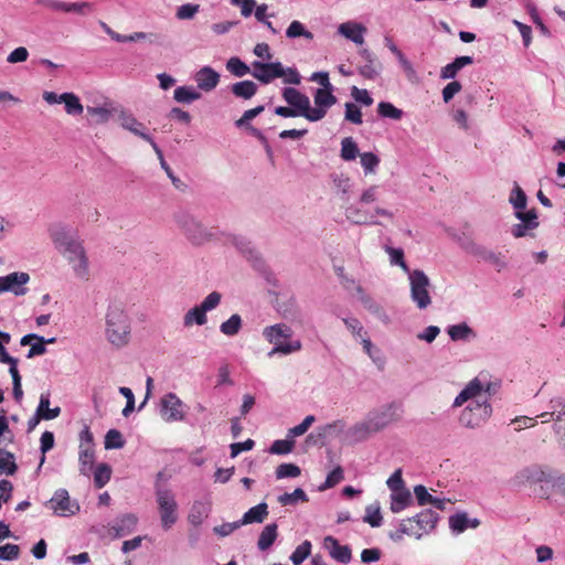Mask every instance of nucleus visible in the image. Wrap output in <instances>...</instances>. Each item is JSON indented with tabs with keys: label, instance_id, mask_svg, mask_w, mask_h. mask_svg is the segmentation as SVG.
I'll return each instance as SVG.
<instances>
[{
	"label": "nucleus",
	"instance_id": "nucleus-1",
	"mask_svg": "<svg viewBox=\"0 0 565 565\" xmlns=\"http://www.w3.org/2000/svg\"><path fill=\"white\" fill-rule=\"evenodd\" d=\"M49 237L55 250L67 263L75 279L86 282L90 279V263L84 241L71 226L62 223L51 224Z\"/></svg>",
	"mask_w": 565,
	"mask_h": 565
},
{
	"label": "nucleus",
	"instance_id": "nucleus-2",
	"mask_svg": "<svg viewBox=\"0 0 565 565\" xmlns=\"http://www.w3.org/2000/svg\"><path fill=\"white\" fill-rule=\"evenodd\" d=\"M489 384H483L479 377L469 381L461 392L455 397L452 407H461L470 402L459 415V424L466 428L475 429L486 424L492 415V406L483 393L489 392Z\"/></svg>",
	"mask_w": 565,
	"mask_h": 565
},
{
	"label": "nucleus",
	"instance_id": "nucleus-3",
	"mask_svg": "<svg viewBox=\"0 0 565 565\" xmlns=\"http://www.w3.org/2000/svg\"><path fill=\"white\" fill-rule=\"evenodd\" d=\"M132 321L122 303H110L105 313L104 337L116 350L125 349L131 341Z\"/></svg>",
	"mask_w": 565,
	"mask_h": 565
},
{
	"label": "nucleus",
	"instance_id": "nucleus-4",
	"mask_svg": "<svg viewBox=\"0 0 565 565\" xmlns=\"http://www.w3.org/2000/svg\"><path fill=\"white\" fill-rule=\"evenodd\" d=\"M262 334L268 343L273 344V349L268 352L269 358L276 354L289 355L302 348L300 340H292L291 327L282 322L265 327Z\"/></svg>",
	"mask_w": 565,
	"mask_h": 565
},
{
	"label": "nucleus",
	"instance_id": "nucleus-5",
	"mask_svg": "<svg viewBox=\"0 0 565 565\" xmlns=\"http://www.w3.org/2000/svg\"><path fill=\"white\" fill-rule=\"evenodd\" d=\"M173 220L182 233L193 244H204L214 236L212 230L205 226L196 216L186 211H179L174 213Z\"/></svg>",
	"mask_w": 565,
	"mask_h": 565
},
{
	"label": "nucleus",
	"instance_id": "nucleus-6",
	"mask_svg": "<svg viewBox=\"0 0 565 565\" xmlns=\"http://www.w3.org/2000/svg\"><path fill=\"white\" fill-rule=\"evenodd\" d=\"M409 297L419 310H425L433 303L430 296V279L422 269H414L408 273Z\"/></svg>",
	"mask_w": 565,
	"mask_h": 565
},
{
	"label": "nucleus",
	"instance_id": "nucleus-7",
	"mask_svg": "<svg viewBox=\"0 0 565 565\" xmlns=\"http://www.w3.org/2000/svg\"><path fill=\"white\" fill-rule=\"evenodd\" d=\"M386 486L391 491L390 510L393 513H399L412 505L413 497L402 477V470H395L386 481Z\"/></svg>",
	"mask_w": 565,
	"mask_h": 565
},
{
	"label": "nucleus",
	"instance_id": "nucleus-8",
	"mask_svg": "<svg viewBox=\"0 0 565 565\" xmlns=\"http://www.w3.org/2000/svg\"><path fill=\"white\" fill-rule=\"evenodd\" d=\"M437 521L438 514L427 509L413 518L403 520L401 522V531L419 540L423 535L434 531Z\"/></svg>",
	"mask_w": 565,
	"mask_h": 565
},
{
	"label": "nucleus",
	"instance_id": "nucleus-9",
	"mask_svg": "<svg viewBox=\"0 0 565 565\" xmlns=\"http://www.w3.org/2000/svg\"><path fill=\"white\" fill-rule=\"evenodd\" d=\"M161 526L170 530L178 521V503L174 493L169 489L159 488L156 491Z\"/></svg>",
	"mask_w": 565,
	"mask_h": 565
},
{
	"label": "nucleus",
	"instance_id": "nucleus-10",
	"mask_svg": "<svg viewBox=\"0 0 565 565\" xmlns=\"http://www.w3.org/2000/svg\"><path fill=\"white\" fill-rule=\"evenodd\" d=\"M402 414L403 409L401 405L396 403H387L370 411L366 417L380 433L390 425L401 420Z\"/></svg>",
	"mask_w": 565,
	"mask_h": 565
},
{
	"label": "nucleus",
	"instance_id": "nucleus-11",
	"mask_svg": "<svg viewBox=\"0 0 565 565\" xmlns=\"http://www.w3.org/2000/svg\"><path fill=\"white\" fill-rule=\"evenodd\" d=\"M514 217L519 221L510 228V233L514 238L534 237L540 222L535 209L522 210L514 212Z\"/></svg>",
	"mask_w": 565,
	"mask_h": 565
},
{
	"label": "nucleus",
	"instance_id": "nucleus-12",
	"mask_svg": "<svg viewBox=\"0 0 565 565\" xmlns=\"http://www.w3.org/2000/svg\"><path fill=\"white\" fill-rule=\"evenodd\" d=\"M551 472L540 466H530L519 470L510 482L514 488L532 487L536 483L546 487Z\"/></svg>",
	"mask_w": 565,
	"mask_h": 565
},
{
	"label": "nucleus",
	"instance_id": "nucleus-13",
	"mask_svg": "<svg viewBox=\"0 0 565 565\" xmlns=\"http://www.w3.org/2000/svg\"><path fill=\"white\" fill-rule=\"evenodd\" d=\"M161 418L167 423L181 422L185 418V405L174 393H167L160 398Z\"/></svg>",
	"mask_w": 565,
	"mask_h": 565
},
{
	"label": "nucleus",
	"instance_id": "nucleus-14",
	"mask_svg": "<svg viewBox=\"0 0 565 565\" xmlns=\"http://www.w3.org/2000/svg\"><path fill=\"white\" fill-rule=\"evenodd\" d=\"M118 119L121 128L149 142L156 154L162 158L161 149L158 147L153 138L147 132V128L141 121H139L132 114L125 111H121Z\"/></svg>",
	"mask_w": 565,
	"mask_h": 565
},
{
	"label": "nucleus",
	"instance_id": "nucleus-15",
	"mask_svg": "<svg viewBox=\"0 0 565 565\" xmlns=\"http://www.w3.org/2000/svg\"><path fill=\"white\" fill-rule=\"evenodd\" d=\"M46 505L58 516H72L79 511V504L71 500L67 490L58 489L46 502Z\"/></svg>",
	"mask_w": 565,
	"mask_h": 565
},
{
	"label": "nucleus",
	"instance_id": "nucleus-16",
	"mask_svg": "<svg viewBox=\"0 0 565 565\" xmlns=\"http://www.w3.org/2000/svg\"><path fill=\"white\" fill-rule=\"evenodd\" d=\"M284 100L298 114L311 121V102L310 98L294 87H285L281 92Z\"/></svg>",
	"mask_w": 565,
	"mask_h": 565
},
{
	"label": "nucleus",
	"instance_id": "nucleus-17",
	"mask_svg": "<svg viewBox=\"0 0 565 565\" xmlns=\"http://www.w3.org/2000/svg\"><path fill=\"white\" fill-rule=\"evenodd\" d=\"M315 107H311V121L316 122L323 119L331 108L337 103V97L333 95L332 88H318L313 94Z\"/></svg>",
	"mask_w": 565,
	"mask_h": 565
},
{
	"label": "nucleus",
	"instance_id": "nucleus-18",
	"mask_svg": "<svg viewBox=\"0 0 565 565\" xmlns=\"http://www.w3.org/2000/svg\"><path fill=\"white\" fill-rule=\"evenodd\" d=\"M30 280V275L23 271H14L0 277V294L9 291L15 296H23L28 289L25 285Z\"/></svg>",
	"mask_w": 565,
	"mask_h": 565
},
{
	"label": "nucleus",
	"instance_id": "nucleus-19",
	"mask_svg": "<svg viewBox=\"0 0 565 565\" xmlns=\"http://www.w3.org/2000/svg\"><path fill=\"white\" fill-rule=\"evenodd\" d=\"M280 75V62H262L254 61L252 63V76L262 84H269Z\"/></svg>",
	"mask_w": 565,
	"mask_h": 565
},
{
	"label": "nucleus",
	"instance_id": "nucleus-20",
	"mask_svg": "<svg viewBox=\"0 0 565 565\" xmlns=\"http://www.w3.org/2000/svg\"><path fill=\"white\" fill-rule=\"evenodd\" d=\"M36 4L57 12L64 13H79L84 14L86 11L93 10V4L89 2H64L61 0H35Z\"/></svg>",
	"mask_w": 565,
	"mask_h": 565
},
{
	"label": "nucleus",
	"instance_id": "nucleus-21",
	"mask_svg": "<svg viewBox=\"0 0 565 565\" xmlns=\"http://www.w3.org/2000/svg\"><path fill=\"white\" fill-rule=\"evenodd\" d=\"M344 427V422L340 419L323 425L318 428L317 433L309 434L306 437L305 444L308 447L322 446L326 438L332 436L333 434L343 431Z\"/></svg>",
	"mask_w": 565,
	"mask_h": 565
},
{
	"label": "nucleus",
	"instance_id": "nucleus-22",
	"mask_svg": "<svg viewBox=\"0 0 565 565\" xmlns=\"http://www.w3.org/2000/svg\"><path fill=\"white\" fill-rule=\"evenodd\" d=\"M386 47L395 55L397 58L401 68L404 72L407 81L415 83L418 81L417 72L412 64V62L406 57V55L397 47V45L393 42V40L388 36L384 39Z\"/></svg>",
	"mask_w": 565,
	"mask_h": 565
},
{
	"label": "nucleus",
	"instance_id": "nucleus-23",
	"mask_svg": "<svg viewBox=\"0 0 565 565\" xmlns=\"http://www.w3.org/2000/svg\"><path fill=\"white\" fill-rule=\"evenodd\" d=\"M542 497L552 499L553 495H559L565 501V475L552 471L547 479L546 487L541 486Z\"/></svg>",
	"mask_w": 565,
	"mask_h": 565
},
{
	"label": "nucleus",
	"instance_id": "nucleus-24",
	"mask_svg": "<svg viewBox=\"0 0 565 565\" xmlns=\"http://www.w3.org/2000/svg\"><path fill=\"white\" fill-rule=\"evenodd\" d=\"M198 88L203 92H212L220 83V74L211 66H203L194 74Z\"/></svg>",
	"mask_w": 565,
	"mask_h": 565
},
{
	"label": "nucleus",
	"instance_id": "nucleus-25",
	"mask_svg": "<svg viewBox=\"0 0 565 565\" xmlns=\"http://www.w3.org/2000/svg\"><path fill=\"white\" fill-rule=\"evenodd\" d=\"M211 508L212 501L209 498L194 501L188 514V522L193 526H200L207 519Z\"/></svg>",
	"mask_w": 565,
	"mask_h": 565
},
{
	"label": "nucleus",
	"instance_id": "nucleus-26",
	"mask_svg": "<svg viewBox=\"0 0 565 565\" xmlns=\"http://www.w3.org/2000/svg\"><path fill=\"white\" fill-rule=\"evenodd\" d=\"M379 431L375 429L371 420L365 416L362 420L355 423L348 430V437L353 443H361L367 440L374 434Z\"/></svg>",
	"mask_w": 565,
	"mask_h": 565
},
{
	"label": "nucleus",
	"instance_id": "nucleus-27",
	"mask_svg": "<svg viewBox=\"0 0 565 565\" xmlns=\"http://www.w3.org/2000/svg\"><path fill=\"white\" fill-rule=\"evenodd\" d=\"M360 56L364 60L365 64L359 67V73L367 79H374L380 75L382 66L376 62L375 55L367 49H362L359 52Z\"/></svg>",
	"mask_w": 565,
	"mask_h": 565
},
{
	"label": "nucleus",
	"instance_id": "nucleus-28",
	"mask_svg": "<svg viewBox=\"0 0 565 565\" xmlns=\"http://www.w3.org/2000/svg\"><path fill=\"white\" fill-rule=\"evenodd\" d=\"M323 545L330 556L335 561L347 564L351 561V550L348 545H341L339 541L332 536L324 539Z\"/></svg>",
	"mask_w": 565,
	"mask_h": 565
},
{
	"label": "nucleus",
	"instance_id": "nucleus-29",
	"mask_svg": "<svg viewBox=\"0 0 565 565\" xmlns=\"http://www.w3.org/2000/svg\"><path fill=\"white\" fill-rule=\"evenodd\" d=\"M338 32L345 39L354 42L355 44L361 45L364 42V34L366 32V28L361 23L349 21L341 23L338 26Z\"/></svg>",
	"mask_w": 565,
	"mask_h": 565
},
{
	"label": "nucleus",
	"instance_id": "nucleus-30",
	"mask_svg": "<svg viewBox=\"0 0 565 565\" xmlns=\"http://www.w3.org/2000/svg\"><path fill=\"white\" fill-rule=\"evenodd\" d=\"M414 494L419 505L431 504L439 510H445L450 500L431 495L425 486L417 484L414 487Z\"/></svg>",
	"mask_w": 565,
	"mask_h": 565
},
{
	"label": "nucleus",
	"instance_id": "nucleus-31",
	"mask_svg": "<svg viewBox=\"0 0 565 565\" xmlns=\"http://www.w3.org/2000/svg\"><path fill=\"white\" fill-rule=\"evenodd\" d=\"M137 522L138 518L135 514L129 513L120 516L110 527L114 531V537L118 539L131 533Z\"/></svg>",
	"mask_w": 565,
	"mask_h": 565
},
{
	"label": "nucleus",
	"instance_id": "nucleus-32",
	"mask_svg": "<svg viewBox=\"0 0 565 565\" xmlns=\"http://www.w3.org/2000/svg\"><path fill=\"white\" fill-rule=\"evenodd\" d=\"M473 63L471 56H459L454 60V62L445 65L440 70V78L441 79H454L458 72L467 65Z\"/></svg>",
	"mask_w": 565,
	"mask_h": 565
},
{
	"label": "nucleus",
	"instance_id": "nucleus-33",
	"mask_svg": "<svg viewBox=\"0 0 565 565\" xmlns=\"http://www.w3.org/2000/svg\"><path fill=\"white\" fill-rule=\"evenodd\" d=\"M267 515L268 505L265 502H260L244 513L243 518L239 520V524L243 526L252 523H262Z\"/></svg>",
	"mask_w": 565,
	"mask_h": 565
},
{
	"label": "nucleus",
	"instance_id": "nucleus-34",
	"mask_svg": "<svg viewBox=\"0 0 565 565\" xmlns=\"http://www.w3.org/2000/svg\"><path fill=\"white\" fill-rule=\"evenodd\" d=\"M479 524L477 519L469 520L467 513H457L449 518V527L457 534L465 532L468 527L476 529Z\"/></svg>",
	"mask_w": 565,
	"mask_h": 565
},
{
	"label": "nucleus",
	"instance_id": "nucleus-35",
	"mask_svg": "<svg viewBox=\"0 0 565 565\" xmlns=\"http://www.w3.org/2000/svg\"><path fill=\"white\" fill-rule=\"evenodd\" d=\"M362 306L383 324L387 326L392 322V319L387 311L373 297H364Z\"/></svg>",
	"mask_w": 565,
	"mask_h": 565
},
{
	"label": "nucleus",
	"instance_id": "nucleus-36",
	"mask_svg": "<svg viewBox=\"0 0 565 565\" xmlns=\"http://www.w3.org/2000/svg\"><path fill=\"white\" fill-rule=\"evenodd\" d=\"M86 111L90 117V124L93 125H104L109 121L111 118L113 111L108 107V104H104L102 106H87Z\"/></svg>",
	"mask_w": 565,
	"mask_h": 565
},
{
	"label": "nucleus",
	"instance_id": "nucleus-37",
	"mask_svg": "<svg viewBox=\"0 0 565 565\" xmlns=\"http://www.w3.org/2000/svg\"><path fill=\"white\" fill-rule=\"evenodd\" d=\"M207 322L206 312L199 306H194L189 309L182 319L184 328H191L193 326H204Z\"/></svg>",
	"mask_w": 565,
	"mask_h": 565
},
{
	"label": "nucleus",
	"instance_id": "nucleus-38",
	"mask_svg": "<svg viewBox=\"0 0 565 565\" xmlns=\"http://www.w3.org/2000/svg\"><path fill=\"white\" fill-rule=\"evenodd\" d=\"M395 220V212L387 207L376 205L372 213H370L369 224L384 225V222L393 223Z\"/></svg>",
	"mask_w": 565,
	"mask_h": 565
},
{
	"label": "nucleus",
	"instance_id": "nucleus-39",
	"mask_svg": "<svg viewBox=\"0 0 565 565\" xmlns=\"http://www.w3.org/2000/svg\"><path fill=\"white\" fill-rule=\"evenodd\" d=\"M447 333L452 341H467L476 337L475 331L466 322L448 327Z\"/></svg>",
	"mask_w": 565,
	"mask_h": 565
},
{
	"label": "nucleus",
	"instance_id": "nucleus-40",
	"mask_svg": "<svg viewBox=\"0 0 565 565\" xmlns=\"http://www.w3.org/2000/svg\"><path fill=\"white\" fill-rule=\"evenodd\" d=\"M36 413L40 417H42L44 420H51L61 414V408H50V395L49 394H41L40 402L36 408Z\"/></svg>",
	"mask_w": 565,
	"mask_h": 565
},
{
	"label": "nucleus",
	"instance_id": "nucleus-41",
	"mask_svg": "<svg viewBox=\"0 0 565 565\" xmlns=\"http://www.w3.org/2000/svg\"><path fill=\"white\" fill-rule=\"evenodd\" d=\"M277 525L267 524L259 534L257 546L260 551L268 550L277 539Z\"/></svg>",
	"mask_w": 565,
	"mask_h": 565
},
{
	"label": "nucleus",
	"instance_id": "nucleus-42",
	"mask_svg": "<svg viewBox=\"0 0 565 565\" xmlns=\"http://www.w3.org/2000/svg\"><path fill=\"white\" fill-rule=\"evenodd\" d=\"M232 93L243 99H250L257 92V85L252 81H242L232 85Z\"/></svg>",
	"mask_w": 565,
	"mask_h": 565
},
{
	"label": "nucleus",
	"instance_id": "nucleus-43",
	"mask_svg": "<svg viewBox=\"0 0 565 565\" xmlns=\"http://www.w3.org/2000/svg\"><path fill=\"white\" fill-rule=\"evenodd\" d=\"M173 98L178 103L191 104L201 98V94L192 86H180L174 89Z\"/></svg>",
	"mask_w": 565,
	"mask_h": 565
},
{
	"label": "nucleus",
	"instance_id": "nucleus-44",
	"mask_svg": "<svg viewBox=\"0 0 565 565\" xmlns=\"http://www.w3.org/2000/svg\"><path fill=\"white\" fill-rule=\"evenodd\" d=\"M61 99L67 115L77 116L83 113L84 106L74 93H63Z\"/></svg>",
	"mask_w": 565,
	"mask_h": 565
},
{
	"label": "nucleus",
	"instance_id": "nucleus-45",
	"mask_svg": "<svg viewBox=\"0 0 565 565\" xmlns=\"http://www.w3.org/2000/svg\"><path fill=\"white\" fill-rule=\"evenodd\" d=\"M509 203L512 205L514 212L526 210L527 207V196L518 183H514L510 192Z\"/></svg>",
	"mask_w": 565,
	"mask_h": 565
},
{
	"label": "nucleus",
	"instance_id": "nucleus-46",
	"mask_svg": "<svg viewBox=\"0 0 565 565\" xmlns=\"http://www.w3.org/2000/svg\"><path fill=\"white\" fill-rule=\"evenodd\" d=\"M478 258L491 264L498 270H501L507 267V262L504 259V256L501 253L489 249L486 246H483Z\"/></svg>",
	"mask_w": 565,
	"mask_h": 565
},
{
	"label": "nucleus",
	"instance_id": "nucleus-47",
	"mask_svg": "<svg viewBox=\"0 0 565 565\" xmlns=\"http://www.w3.org/2000/svg\"><path fill=\"white\" fill-rule=\"evenodd\" d=\"M243 326V321L239 315H232L226 321L222 322L220 326V331L227 337L236 335Z\"/></svg>",
	"mask_w": 565,
	"mask_h": 565
},
{
	"label": "nucleus",
	"instance_id": "nucleus-48",
	"mask_svg": "<svg viewBox=\"0 0 565 565\" xmlns=\"http://www.w3.org/2000/svg\"><path fill=\"white\" fill-rule=\"evenodd\" d=\"M95 460L94 448H83L78 452L79 471L84 476H89Z\"/></svg>",
	"mask_w": 565,
	"mask_h": 565
},
{
	"label": "nucleus",
	"instance_id": "nucleus-49",
	"mask_svg": "<svg viewBox=\"0 0 565 565\" xmlns=\"http://www.w3.org/2000/svg\"><path fill=\"white\" fill-rule=\"evenodd\" d=\"M359 148L356 142L351 137H345L341 141V158L344 161H353L356 157H360Z\"/></svg>",
	"mask_w": 565,
	"mask_h": 565
},
{
	"label": "nucleus",
	"instance_id": "nucleus-50",
	"mask_svg": "<svg viewBox=\"0 0 565 565\" xmlns=\"http://www.w3.org/2000/svg\"><path fill=\"white\" fill-rule=\"evenodd\" d=\"M360 163L365 175H373L376 173L380 158L373 152H363L360 154Z\"/></svg>",
	"mask_w": 565,
	"mask_h": 565
},
{
	"label": "nucleus",
	"instance_id": "nucleus-51",
	"mask_svg": "<svg viewBox=\"0 0 565 565\" xmlns=\"http://www.w3.org/2000/svg\"><path fill=\"white\" fill-rule=\"evenodd\" d=\"M385 252L388 255L391 265L401 267V269L407 275L413 271L404 260V252L402 248L385 246Z\"/></svg>",
	"mask_w": 565,
	"mask_h": 565
},
{
	"label": "nucleus",
	"instance_id": "nucleus-52",
	"mask_svg": "<svg viewBox=\"0 0 565 565\" xmlns=\"http://www.w3.org/2000/svg\"><path fill=\"white\" fill-rule=\"evenodd\" d=\"M286 36L288 39H297L305 38L306 40L311 41L313 39V34L306 29L303 23L300 21H292L286 30Z\"/></svg>",
	"mask_w": 565,
	"mask_h": 565
},
{
	"label": "nucleus",
	"instance_id": "nucleus-53",
	"mask_svg": "<svg viewBox=\"0 0 565 565\" xmlns=\"http://www.w3.org/2000/svg\"><path fill=\"white\" fill-rule=\"evenodd\" d=\"M226 70L237 77H243L247 74L252 75V68L239 57L228 58L226 62Z\"/></svg>",
	"mask_w": 565,
	"mask_h": 565
},
{
	"label": "nucleus",
	"instance_id": "nucleus-54",
	"mask_svg": "<svg viewBox=\"0 0 565 565\" xmlns=\"http://www.w3.org/2000/svg\"><path fill=\"white\" fill-rule=\"evenodd\" d=\"M308 495L301 488H297L291 493H282L278 497V502L281 505H295L298 502H307Z\"/></svg>",
	"mask_w": 565,
	"mask_h": 565
},
{
	"label": "nucleus",
	"instance_id": "nucleus-55",
	"mask_svg": "<svg viewBox=\"0 0 565 565\" xmlns=\"http://www.w3.org/2000/svg\"><path fill=\"white\" fill-rule=\"evenodd\" d=\"M347 218L356 225L369 224L370 213L363 211L361 207L351 205L345 210Z\"/></svg>",
	"mask_w": 565,
	"mask_h": 565
},
{
	"label": "nucleus",
	"instance_id": "nucleus-56",
	"mask_svg": "<svg viewBox=\"0 0 565 565\" xmlns=\"http://www.w3.org/2000/svg\"><path fill=\"white\" fill-rule=\"evenodd\" d=\"M111 477V468L107 463H99L94 471V482L96 488H103Z\"/></svg>",
	"mask_w": 565,
	"mask_h": 565
},
{
	"label": "nucleus",
	"instance_id": "nucleus-57",
	"mask_svg": "<svg viewBox=\"0 0 565 565\" xmlns=\"http://www.w3.org/2000/svg\"><path fill=\"white\" fill-rule=\"evenodd\" d=\"M377 113L380 116L384 118H391L394 120H399L403 117V110L395 107L392 103L381 102L377 105Z\"/></svg>",
	"mask_w": 565,
	"mask_h": 565
},
{
	"label": "nucleus",
	"instance_id": "nucleus-58",
	"mask_svg": "<svg viewBox=\"0 0 565 565\" xmlns=\"http://www.w3.org/2000/svg\"><path fill=\"white\" fill-rule=\"evenodd\" d=\"M278 78L282 79V83L288 85H299L301 83V75L296 67H285L280 63V75Z\"/></svg>",
	"mask_w": 565,
	"mask_h": 565
},
{
	"label": "nucleus",
	"instance_id": "nucleus-59",
	"mask_svg": "<svg viewBox=\"0 0 565 565\" xmlns=\"http://www.w3.org/2000/svg\"><path fill=\"white\" fill-rule=\"evenodd\" d=\"M363 520L372 527L380 526L383 520L380 505L377 503L367 505Z\"/></svg>",
	"mask_w": 565,
	"mask_h": 565
},
{
	"label": "nucleus",
	"instance_id": "nucleus-60",
	"mask_svg": "<svg viewBox=\"0 0 565 565\" xmlns=\"http://www.w3.org/2000/svg\"><path fill=\"white\" fill-rule=\"evenodd\" d=\"M315 422L316 417L313 415L306 416L299 425L288 429L287 437L294 440L296 437L302 436Z\"/></svg>",
	"mask_w": 565,
	"mask_h": 565
},
{
	"label": "nucleus",
	"instance_id": "nucleus-61",
	"mask_svg": "<svg viewBox=\"0 0 565 565\" xmlns=\"http://www.w3.org/2000/svg\"><path fill=\"white\" fill-rule=\"evenodd\" d=\"M294 447L295 440L287 437L286 439L275 440L269 448V452L274 455H287L294 450Z\"/></svg>",
	"mask_w": 565,
	"mask_h": 565
},
{
	"label": "nucleus",
	"instance_id": "nucleus-62",
	"mask_svg": "<svg viewBox=\"0 0 565 565\" xmlns=\"http://www.w3.org/2000/svg\"><path fill=\"white\" fill-rule=\"evenodd\" d=\"M380 198V186L376 184H372L367 188H365L360 196H359V203L361 205H370L375 203Z\"/></svg>",
	"mask_w": 565,
	"mask_h": 565
},
{
	"label": "nucleus",
	"instance_id": "nucleus-63",
	"mask_svg": "<svg viewBox=\"0 0 565 565\" xmlns=\"http://www.w3.org/2000/svg\"><path fill=\"white\" fill-rule=\"evenodd\" d=\"M311 553V543L309 541H303L300 545L296 547L294 553L290 556V561L294 565H300Z\"/></svg>",
	"mask_w": 565,
	"mask_h": 565
},
{
	"label": "nucleus",
	"instance_id": "nucleus-64",
	"mask_svg": "<svg viewBox=\"0 0 565 565\" xmlns=\"http://www.w3.org/2000/svg\"><path fill=\"white\" fill-rule=\"evenodd\" d=\"M17 468L14 456L9 451L0 449V470L12 476L15 473Z\"/></svg>",
	"mask_w": 565,
	"mask_h": 565
}]
</instances>
